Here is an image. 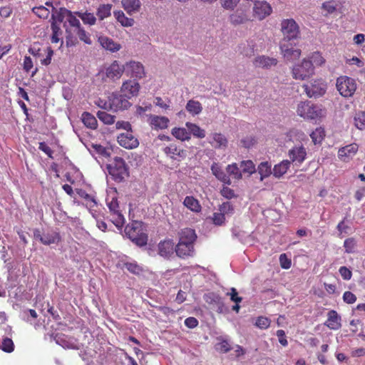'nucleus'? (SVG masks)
Masks as SVG:
<instances>
[{
  "instance_id": "nucleus-58",
  "label": "nucleus",
  "mask_w": 365,
  "mask_h": 365,
  "mask_svg": "<svg viewBox=\"0 0 365 365\" xmlns=\"http://www.w3.org/2000/svg\"><path fill=\"white\" fill-rule=\"evenodd\" d=\"M220 194L222 196L229 200L237 197L235 193V191L227 186L222 187V188L220 190Z\"/></svg>"
},
{
  "instance_id": "nucleus-17",
  "label": "nucleus",
  "mask_w": 365,
  "mask_h": 365,
  "mask_svg": "<svg viewBox=\"0 0 365 365\" xmlns=\"http://www.w3.org/2000/svg\"><path fill=\"white\" fill-rule=\"evenodd\" d=\"M359 146L356 143H351L342 147L338 150V157L343 162H348L356 154Z\"/></svg>"
},
{
  "instance_id": "nucleus-54",
  "label": "nucleus",
  "mask_w": 365,
  "mask_h": 365,
  "mask_svg": "<svg viewBox=\"0 0 365 365\" xmlns=\"http://www.w3.org/2000/svg\"><path fill=\"white\" fill-rule=\"evenodd\" d=\"M344 247L346 253H353L356 247V240L354 237H349L344 240Z\"/></svg>"
},
{
  "instance_id": "nucleus-10",
  "label": "nucleus",
  "mask_w": 365,
  "mask_h": 365,
  "mask_svg": "<svg viewBox=\"0 0 365 365\" xmlns=\"http://www.w3.org/2000/svg\"><path fill=\"white\" fill-rule=\"evenodd\" d=\"M125 71L127 76L136 79L145 76L144 66L139 61H130L125 64Z\"/></svg>"
},
{
  "instance_id": "nucleus-1",
  "label": "nucleus",
  "mask_w": 365,
  "mask_h": 365,
  "mask_svg": "<svg viewBox=\"0 0 365 365\" xmlns=\"http://www.w3.org/2000/svg\"><path fill=\"white\" fill-rule=\"evenodd\" d=\"M125 233L128 237L138 246H144L148 242V235L143 231L138 222L128 224L125 227Z\"/></svg>"
},
{
  "instance_id": "nucleus-60",
  "label": "nucleus",
  "mask_w": 365,
  "mask_h": 365,
  "mask_svg": "<svg viewBox=\"0 0 365 365\" xmlns=\"http://www.w3.org/2000/svg\"><path fill=\"white\" fill-rule=\"evenodd\" d=\"M79 31L80 33L78 34V38L85 43L91 45L92 43V41L91 39L90 34L86 31L83 28L80 29Z\"/></svg>"
},
{
  "instance_id": "nucleus-21",
  "label": "nucleus",
  "mask_w": 365,
  "mask_h": 365,
  "mask_svg": "<svg viewBox=\"0 0 365 365\" xmlns=\"http://www.w3.org/2000/svg\"><path fill=\"white\" fill-rule=\"evenodd\" d=\"M178 242L190 243L194 245L197 240V235L195 230L185 227L178 232Z\"/></svg>"
},
{
  "instance_id": "nucleus-34",
  "label": "nucleus",
  "mask_w": 365,
  "mask_h": 365,
  "mask_svg": "<svg viewBox=\"0 0 365 365\" xmlns=\"http://www.w3.org/2000/svg\"><path fill=\"white\" fill-rule=\"evenodd\" d=\"M290 166V161L288 160H282L277 165H275L272 173L276 178H280L285 174Z\"/></svg>"
},
{
  "instance_id": "nucleus-61",
  "label": "nucleus",
  "mask_w": 365,
  "mask_h": 365,
  "mask_svg": "<svg viewBox=\"0 0 365 365\" xmlns=\"http://www.w3.org/2000/svg\"><path fill=\"white\" fill-rule=\"evenodd\" d=\"M279 263L280 266L283 269H289L292 265L291 259H289L286 254H281L279 256Z\"/></svg>"
},
{
  "instance_id": "nucleus-52",
  "label": "nucleus",
  "mask_w": 365,
  "mask_h": 365,
  "mask_svg": "<svg viewBox=\"0 0 365 365\" xmlns=\"http://www.w3.org/2000/svg\"><path fill=\"white\" fill-rule=\"evenodd\" d=\"M309 60L312 62L313 66L314 64L316 66H322L325 63V59L318 51L313 52L309 57Z\"/></svg>"
},
{
  "instance_id": "nucleus-2",
  "label": "nucleus",
  "mask_w": 365,
  "mask_h": 365,
  "mask_svg": "<svg viewBox=\"0 0 365 365\" xmlns=\"http://www.w3.org/2000/svg\"><path fill=\"white\" fill-rule=\"evenodd\" d=\"M108 169L113 179L118 182L123 181L129 175L128 168L120 157H115L113 164L109 165Z\"/></svg>"
},
{
  "instance_id": "nucleus-6",
  "label": "nucleus",
  "mask_w": 365,
  "mask_h": 365,
  "mask_svg": "<svg viewBox=\"0 0 365 365\" xmlns=\"http://www.w3.org/2000/svg\"><path fill=\"white\" fill-rule=\"evenodd\" d=\"M68 26L66 23L63 24L66 34V44L67 46H74L78 42L76 36H78L80 29H82L83 27L76 16L71 19H68Z\"/></svg>"
},
{
  "instance_id": "nucleus-44",
  "label": "nucleus",
  "mask_w": 365,
  "mask_h": 365,
  "mask_svg": "<svg viewBox=\"0 0 365 365\" xmlns=\"http://www.w3.org/2000/svg\"><path fill=\"white\" fill-rule=\"evenodd\" d=\"M258 173L260 175V180H263L264 178L269 176L272 173L271 165L268 162L261 163L258 166Z\"/></svg>"
},
{
  "instance_id": "nucleus-50",
  "label": "nucleus",
  "mask_w": 365,
  "mask_h": 365,
  "mask_svg": "<svg viewBox=\"0 0 365 365\" xmlns=\"http://www.w3.org/2000/svg\"><path fill=\"white\" fill-rule=\"evenodd\" d=\"M240 168L244 173H248L250 175L255 172V166L253 162L250 160H242L240 163Z\"/></svg>"
},
{
  "instance_id": "nucleus-15",
  "label": "nucleus",
  "mask_w": 365,
  "mask_h": 365,
  "mask_svg": "<svg viewBox=\"0 0 365 365\" xmlns=\"http://www.w3.org/2000/svg\"><path fill=\"white\" fill-rule=\"evenodd\" d=\"M140 86L135 79H130L124 81L122 84L120 91L126 95L128 98L137 96L138 95Z\"/></svg>"
},
{
  "instance_id": "nucleus-14",
  "label": "nucleus",
  "mask_w": 365,
  "mask_h": 365,
  "mask_svg": "<svg viewBox=\"0 0 365 365\" xmlns=\"http://www.w3.org/2000/svg\"><path fill=\"white\" fill-rule=\"evenodd\" d=\"M119 145L126 149H133L138 146V140L133 135L131 131L120 134L117 138Z\"/></svg>"
},
{
  "instance_id": "nucleus-38",
  "label": "nucleus",
  "mask_w": 365,
  "mask_h": 365,
  "mask_svg": "<svg viewBox=\"0 0 365 365\" xmlns=\"http://www.w3.org/2000/svg\"><path fill=\"white\" fill-rule=\"evenodd\" d=\"M183 204L186 207L190 209L191 211L195 212H198L201 210V206L199 203V201L192 196L185 197Z\"/></svg>"
},
{
  "instance_id": "nucleus-51",
  "label": "nucleus",
  "mask_w": 365,
  "mask_h": 365,
  "mask_svg": "<svg viewBox=\"0 0 365 365\" xmlns=\"http://www.w3.org/2000/svg\"><path fill=\"white\" fill-rule=\"evenodd\" d=\"M0 349L6 353H11L14 350V344L11 339L5 337L3 339Z\"/></svg>"
},
{
  "instance_id": "nucleus-63",
  "label": "nucleus",
  "mask_w": 365,
  "mask_h": 365,
  "mask_svg": "<svg viewBox=\"0 0 365 365\" xmlns=\"http://www.w3.org/2000/svg\"><path fill=\"white\" fill-rule=\"evenodd\" d=\"M93 148L94 150L98 153L99 155L103 156V157H109L110 156V152L109 150L104 146L101 145H93Z\"/></svg>"
},
{
  "instance_id": "nucleus-39",
  "label": "nucleus",
  "mask_w": 365,
  "mask_h": 365,
  "mask_svg": "<svg viewBox=\"0 0 365 365\" xmlns=\"http://www.w3.org/2000/svg\"><path fill=\"white\" fill-rule=\"evenodd\" d=\"M82 121L85 126L91 129H96L98 126V122L94 115L88 112H84L82 114Z\"/></svg>"
},
{
  "instance_id": "nucleus-28",
  "label": "nucleus",
  "mask_w": 365,
  "mask_h": 365,
  "mask_svg": "<svg viewBox=\"0 0 365 365\" xmlns=\"http://www.w3.org/2000/svg\"><path fill=\"white\" fill-rule=\"evenodd\" d=\"M164 152L166 155H170L172 158L179 157L185 158L186 157V151L178 146L176 144L172 143L164 148Z\"/></svg>"
},
{
  "instance_id": "nucleus-30",
  "label": "nucleus",
  "mask_w": 365,
  "mask_h": 365,
  "mask_svg": "<svg viewBox=\"0 0 365 365\" xmlns=\"http://www.w3.org/2000/svg\"><path fill=\"white\" fill-rule=\"evenodd\" d=\"M51 29L52 34L51 36V41L52 43H58L61 42V45L63 44V31L58 24L55 22H51Z\"/></svg>"
},
{
  "instance_id": "nucleus-40",
  "label": "nucleus",
  "mask_w": 365,
  "mask_h": 365,
  "mask_svg": "<svg viewBox=\"0 0 365 365\" xmlns=\"http://www.w3.org/2000/svg\"><path fill=\"white\" fill-rule=\"evenodd\" d=\"M185 108L187 111L192 115L200 114L202 110L201 103L199 101L194 100L188 101Z\"/></svg>"
},
{
  "instance_id": "nucleus-45",
  "label": "nucleus",
  "mask_w": 365,
  "mask_h": 365,
  "mask_svg": "<svg viewBox=\"0 0 365 365\" xmlns=\"http://www.w3.org/2000/svg\"><path fill=\"white\" fill-rule=\"evenodd\" d=\"M226 171L229 175L232 176L236 180H240L242 178V172L235 163L228 165L226 168Z\"/></svg>"
},
{
  "instance_id": "nucleus-49",
  "label": "nucleus",
  "mask_w": 365,
  "mask_h": 365,
  "mask_svg": "<svg viewBox=\"0 0 365 365\" xmlns=\"http://www.w3.org/2000/svg\"><path fill=\"white\" fill-rule=\"evenodd\" d=\"M32 11L40 19H46L48 18L50 11L43 6H35L32 9Z\"/></svg>"
},
{
  "instance_id": "nucleus-20",
  "label": "nucleus",
  "mask_w": 365,
  "mask_h": 365,
  "mask_svg": "<svg viewBox=\"0 0 365 365\" xmlns=\"http://www.w3.org/2000/svg\"><path fill=\"white\" fill-rule=\"evenodd\" d=\"M74 16V13L66 8L61 7L58 10L55 9L52 11L51 22H55L56 24H59L63 22L65 17H67L68 20L73 18Z\"/></svg>"
},
{
  "instance_id": "nucleus-11",
  "label": "nucleus",
  "mask_w": 365,
  "mask_h": 365,
  "mask_svg": "<svg viewBox=\"0 0 365 365\" xmlns=\"http://www.w3.org/2000/svg\"><path fill=\"white\" fill-rule=\"evenodd\" d=\"M253 16L262 21L269 16L272 12L271 5L266 1H256L252 8Z\"/></svg>"
},
{
  "instance_id": "nucleus-18",
  "label": "nucleus",
  "mask_w": 365,
  "mask_h": 365,
  "mask_svg": "<svg viewBox=\"0 0 365 365\" xmlns=\"http://www.w3.org/2000/svg\"><path fill=\"white\" fill-rule=\"evenodd\" d=\"M158 254L166 259L170 258L175 252V245L173 240L167 239L160 241L158 245Z\"/></svg>"
},
{
  "instance_id": "nucleus-33",
  "label": "nucleus",
  "mask_w": 365,
  "mask_h": 365,
  "mask_svg": "<svg viewBox=\"0 0 365 365\" xmlns=\"http://www.w3.org/2000/svg\"><path fill=\"white\" fill-rule=\"evenodd\" d=\"M36 237H38L41 242L46 245H49L51 244L57 243L60 241L61 237L58 233H53L51 235L47 234L41 236L39 234L36 235L34 233Z\"/></svg>"
},
{
  "instance_id": "nucleus-24",
  "label": "nucleus",
  "mask_w": 365,
  "mask_h": 365,
  "mask_svg": "<svg viewBox=\"0 0 365 365\" xmlns=\"http://www.w3.org/2000/svg\"><path fill=\"white\" fill-rule=\"evenodd\" d=\"M210 145L217 149H225L228 145L227 138L221 133H213L210 135Z\"/></svg>"
},
{
  "instance_id": "nucleus-12",
  "label": "nucleus",
  "mask_w": 365,
  "mask_h": 365,
  "mask_svg": "<svg viewBox=\"0 0 365 365\" xmlns=\"http://www.w3.org/2000/svg\"><path fill=\"white\" fill-rule=\"evenodd\" d=\"M281 53L283 57L288 61L298 59L302 53L299 48H295L287 41H282L280 44Z\"/></svg>"
},
{
  "instance_id": "nucleus-56",
  "label": "nucleus",
  "mask_w": 365,
  "mask_h": 365,
  "mask_svg": "<svg viewBox=\"0 0 365 365\" xmlns=\"http://www.w3.org/2000/svg\"><path fill=\"white\" fill-rule=\"evenodd\" d=\"M124 266L128 271L135 274H139L143 270L135 262H126L124 264Z\"/></svg>"
},
{
  "instance_id": "nucleus-26",
  "label": "nucleus",
  "mask_w": 365,
  "mask_h": 365,
  "mask_svg": "<svg viewBox=\"0 0 365 365\" xmlns=\"http://www.w3.org/2000/svg\"><path fill=\"white\" fill-rule=\"evenodd\" d=\"M98 42L102 46V47L110 52H117L121 48V45L115 41H114L112 38L101 36L98 38Z\"/></svg>"
},
{
  "instance_id": "nucleus-36",
  "label": "nucleus",
  "mask_w": 365,
  "mask_h": 365,
  "mask_svg": "<svg viewBox=\"0 0 365 365\" xmlns=\"http://www.w3.org/2000/svg\"><path fill=\"white\" fill-rule=\"evenodd\" d=\"M171 134L181 141L189 140L191 138L190 133L185 128L175 127L172 129Z\"/></svg>"
},
{
  "instance_id": "nucleus-3",
  "label": "nucleus",
  "mask_w": 365,
  "mask_h": 365,
  "mask_svg": "<svg viewBox=\"0 0 365 365\" xmlns=\"http://www.w3.org/2000/svg\"><path fill=\"white\" fill-rule=\"evenodd\" d=\"M297 112L299 116L312 120L321 118L324 115V110L320 106L309 101L299 103Z\"/></svg>"
},
{
  "instance_id": "nucleus-5",
  "label": "nucleus",
  "mask_w": 365,
  "mask_h": 365,
  "mask_svg": "<svg viewBox=\"0 0 365 365\" xmlns=\"http://www.w3.org/2000/svg\"><path fill=\"white\" fill-rule=\"evenodd\" d=\"M292 73L293 78L303 81L314 73V66L309 59L304 58L301 63L292 67Z\"/></svg>"
},
{
  "instance_id": "nucleus-43",
  "label": "nucleus",
  "mask_w": 365,
  "mask_h": 365,
  "mask_svg": "<svg viewBox=\"0 0 365 365\" xmlns=\"http://www.w3.org/2000/svg\"><path fill=\"white\" fill-rule=\"evenodd\" d=\"M110 220L118 228H121L125 224V218L120 210L110 212Z\"/></svg>"
},
{
  "instance_id": "nucleus-53",
  "label": "nucleus",
  "mask_w": 365,
  "mask_h": 365,
  "mask_svg": "<svg viewBox=\"0 0 365 365\" xmlns=\"http://www.w3.org/2000/svg\"><path fill=\"white\" fill-rule=\"evenodd\" d=\"M219 210L225 215H232L234 213V207L231 202H225L220 205Z\"/></svg>"
},
{
  "instance_id": "nucleus-42",
  "label": "nucleus",
  "mask_w": 365,
  "mask_h": 365,
  "mask_svg": "<svg viewBox=\"0 0 365 365\" xmlns=\"http://www.w3.org/2000/svg\"><path fill=\"white\" fill-rule=\"evenodd\" d=\"M112 6L110 4H101L99 6L97 9L96 15L100 20H103L110 16Z\"/></svg>"
},
{
  "instance_id": "nucleus-16",
  "label": "nucleus",
  "mask_w": 365,
  "mask_h": 365,
  "mask_svg": "<svg viewBox=\"0 0 365 365\" xmlns=\"http://www.w3.org/2000/svg\"><path fill=\"white\" fill-rule=\"evenodd\" d=\"M175 252L176 255L181 259L192 257L195 253L194 245L184 242L182 243V242H178L175 245Z\"/></svg>"
},
{
  "instance_id": "nucleus-7",
  "label": "nucleus",
  "mask_w": 365,
  "mask_h": 365,
  "mask_svg": "<svg viewBox=\"0 0 365 365\" xmlns=\"http://www.w3.org/2000/svg\"><path fill=\"white\" fill-rule=\"evenodd\" d=\"M281 31L284 36L283 41L296 39L299 35V26L293 19L282 20Z\"/></svg>"
},
{
  "instance_id": "nucleus-29",
  "label": "nucleus",
  "mask_w": 365,
  "mask_h": 365,
  "mask_svg": "<svg viewBox=\"0 0 365 365\" xmlns=\"http://www.w3.org/2000/svg\"><path fill=\"white\" fill-rule=\"evenodd\" d=\"M123 8L130 15L138 12L141 7L140 0H121Z\"/></svg>"
},
{
  "instance_id": "nucleus-55",
  "label": "nucleus",
  "mask_w": 365,
  "mask_h": 365,
  "mask_svg": "<svg viewBox=\"0 0 365 365\" xmlns=\"http://www.w3.org/2000/svg\"><path fill=\"white\" fill-rule=\"evenodd\" d=\"M270 320L267 317H257L255 326L261 329H266L270 326Z\"/></svg>"
},
{
  "instance_id": "nucleus-47",
  "label": "nucleus",
  "mask_w": 365,
  "mask_h": 365,
  "mask_svg": "<svg viewBox=\"0 0 365 365\" xmlns=\"http://www.w3.org/2000/svg\"><path fill=\"white\" fill-rule=\"evenodd\" d=\"M325 136L324 130L322 128H317L312 133L310 134V137L312 140V142L316 145L317 143H321Z\"/></svg>"
},
{
  "instance_id": "nucleus-23",
  "label": "nucleus",
  "mask_w": 365,
  "mask_h": 365,
  "mask_svg": "<svg viewBox=\"0 0 365 365\" xmlns=\"http://www.w3.org/2000/svg\"><path fill=\"white\" fill-rule=\"evenodd\" d=\"M341 317L336 311L331 310L327 314V319L324 325L330 329L338 330L341 327Z\"/></svg>"
},
{
  "instance_id": "nucleus-22",
  "label": "nucleus",
  "mask_w": 365,
  "mask_h": 365,
  "mask_svg": "<svg viewBox=\"0 0 365 365\" xmlns=\"http://www.w3.org/2000/svg\"><path fill=\"white\" fill-rule=\"evenodd\" d=\"M125 71V66H120L117 61H114L106 68V76L112 80L119 79Z\"/></svg>"
},
{
  "instance_id": "nucleus-48",
  "label": "nucleus",
  "mask_w": 365,
  "mask_h": 365,
  "mask_svg": "<svg viewBox=\"0 0 365 365\" xmlns=\"http://www.w3.org/2000/svg\"><path fill=\"white\" fill-rule=\"evenodd\" d=\"M97 116L101 121L107 125H111L115 122V116L106 113V111H98Z\"/></svg>"
},
{
  "instance_id": "nucleus-59",
  "label": "nucleus",
  "mask_w": 365,
  "mask_h": 365,
  "mask_svg": "<svg viewBox=\"0 0 365 365\" xmlns=\"http://www.w3.org/2000/svg\"><path fill=\"white\" fill-rule=\"evenodd\" d=\"M212 222L215 225L221 226L225 222V215L222 212H215L212 217Z\"/></svg>"
},
{
  "instance_id": "nucleus-27",
  "label": "nucleus",
  "mask_w": 365,
  "mask_h": 365,
  "mask_svg": "<svg viewBox=\"0 0 365 365\" xmlns=\"http://www.w3.org/2000/svg\"><path fill=\"white\" fill-rule=\"evenodd\" d=\"M211 171L212 173L216 177L217 180L222 182L225 185H231L232 182L230 178V176L226 175V173L221 168L220 165L217 163H213L211 165Z\"/></svg>"
},
{
  "instance_id": "nucleus-8",
  "label": "nucleus",
  "mask_w": 365,
  "mask_h": 365,
  "mask_svg": "<svg viewBox=\"0 0 365 365\" xmlns=\"http://www.w3.org/2000/svg\"><path fill=\"white\" fill-rule=\"evenodd\" d=\"M304 92L309 98L322 96L327 91V84L322 79H316L310 84H304Z\"/></svg>"
},
{
  "instance_id": "nucleus-31",
  "label": "nucleus",
  "mask_w": 365,
  "mask_h": 365,
  "mask_svg": "<svg viewBox=\"0 0 365 365\" xmlns=\"http://www.w3.org/2000/svg\"><path fill=\"white\" fill-rule=\"evenodd\" d=\"M230 21L233 25H240L247 22L249 18L245 11L237 10L230 16Z\"/></svg>"
},
{
  "instance_id": "nucleus-32",
  "label": "nucleus",
  "mask_w": 365,
  "mask_h": 365,
  "mask_svg": "<svg viewBox=\"0 0 365 365\" xmlns=\"http://www.w3.org/2000/svg\"><path fill=\"white\" fill-rule=\"evenodd\" d=\"M76 193L81 198L85 200V205L88 208L91 209L97 205V202L94 196L87 193L86 190L77 189Z\"/></svg>"
},
{
  "instance_id": "nucleus-35",
  "label": "nucleus",
  "mask_w": 365,
  "mask_h": 365,
  "mask_svg": "<svg viewBox=\"0 0 365 365\" xmlns=\"http://www.w3.org/2000/svg\"><path fill=\"white\" fill-rule=\"evenodd\" d=\"M114 16L123 26L129 27L134 24V19L125 16L122 11H115L113 12Z\"/></svg>"
},
{
  "instance_id": "nucleus-46",
  "label": "nucleus",
  "mask_w": 365,
  "mask_h": 365,
  "mask_svg": "<svg viewBox=\"0 0 365 365\" xmlns=\"http://www.w3.org/2000/svg\"><path fill=\"white\" fill-rule=\"evenodd\" d=\"M354 125L359 130L365 129V111L357 112L354 118Z\"/></svg>"
},
{
  "instance_id": "nucleus-19",
  "label": "nucleus",
  "mask_w": 365,
  "mask_h": 365,
  "mask_svg": "<svg viewBox=\"0 0 365 365\" xmlns=\"http://www.w3.org/2000/svg\"><path fill=\"white\" fill-rule=\"evenodd\" d=\"M148 123L153 130H164L168 127L170 120L165 116L150 115L148 118Z\"/></svg>"
},
{
  "instance_id": "nucleus-41",
  "label": "nucleus",
  "mask_w": 365,
  "mask_h": 365,
  "mask_svg": "<svg viewBox=\"0 0 365 365\" xmlns=\"http://www.w3.org/2000/svg\"><path fill=\"white\" fill-rule=\"evenodd\" d=\"M74 15L78 16L84 24L93 26L96 22V18L93 13L76 11Z\"/></svg>"
},
{
  "instance_id": "nucleus-4",
  "label": "nucleus",
  "mask_w": 365,
  "mask_h": 365,
  "mask_svg": "<svg viewBox=\"0 0 365 365\" xmlns=\"http://www.w3.org/2000/svg\"><path fill=\"white\" fill-rule=\"evenodd\" d=\"M336 87L341 96L349 98L354 96L357 85L354 78L346 76H341L336 79Z\"/></svg>"
},
{
  "instance_id": "nucleus-37",
  "label": "nucleus",
  "mask_w": 365,
  "mask_h": 365,
  "mask_svg": "<svg viewBox=\"0 0 365 365\" xmlns=\"http://www.w3.org/2000/svg\"><path fill=\"white\" fill-rule=\"evenodd\" d=\"M190 134H192L195 137L198 138H203L205 137V130L201 128L195 123L187 122L185 124Z\"/></svg>"
},
{
  "instance_id": "nucleus-64",
  "label": "nucleus",
  "mask_w": 365,
  "mask_h": 365,
  "mask_svg": "<svg viewBox=\"0 0 365 365\" xmlns=\"http://www.w3.org/2000/svg\"><path fill=\"white\" fill-rule=\"evenodd\" d=\"M343 300L346 304H354L356 301V296L351 292L346 291L343 294Z\"/></svg>"
},
{
  "instance_id": "nucleus-9",
  "label": "nucleus",
  "mask_w": 365,
  "mask_h": 365,
  "mask_svg": "<svg viewBox=\"0 0 365 365\" xmlns=\"http://www.w3.org/2000/svg\"><path fill=\"white\" fill-rule=\"evenodd\" d=\"M129 99L130 98L123 93L113 94L109 98V108L115 111L128 109L131 106Z\"/></svg>"
},
{
  "instance_id": "nucleus-13",
  "label": "nucleus",
  "mask_w": 365,
  "mask_h": 365,
  "mask_svg": "<svg viewBox=\"0 0 365 365\" xmlns=\"http://www.w3.org/2000/svg\"><path fill=\"white\" fill-rule=\"evenodd\" d=\"M288 155L290 163L299 165L307 158V150L303 145H296L289 150Z\"/></svg>"
},
{
  "instance_id": "nucleus-25",
  "label": "nucleus",
  "mask_w": 365,
  "mask_h": 365,
  "mask_svg": "<svg viewBox=\"0 0 365 365\" xmlns=\"http://www.w3.org/2000/svg\"><path fill=\"white\" fill-rule=\"evenodd\" d=\"M277 62L278 61L275 58L266 56H259L255 58L253 64L255 67L269 68L272 66H276Z\"/></svg>"
},
{
  "instance_id": "nucleus-57",
  "label": "nucleus",
  "mask_w": 365,
  "mask_h": 365,
  "mask_svg": "<svg viewBox=\"0 0 365 365\" xmlns=\"http://www.w3.org/2000/svg\"><path fill=\"white\" fill-rule=\"evenodd\" d=\"M322 7L327 11V14H331L336 10V4L333 0L324 2Z\"/></svg>"
},
{
  "instance_id": "nucleus-62",
  "label": "nucleus",
  "mask_w": 365,
  "mask_h": 365,
  "mask_svg": "<svg viewBox=\"0 0 365 365\" xmlns=\"http://www.w3.org/2000/svg\"><path fill=\"white\" fill-rule=\"evenodd\" d=\"M216 349L222 353H227L231 350V346L227 341L224 340L216 344Z\"/></svg>"
}]
</instances>
